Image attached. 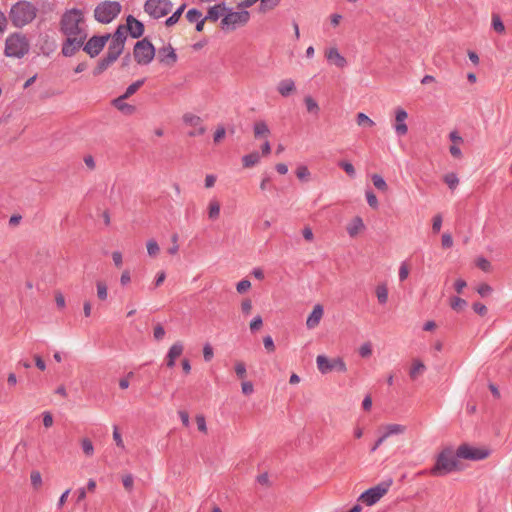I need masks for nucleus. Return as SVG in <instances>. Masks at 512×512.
Segmentation results:
<instances>
[{"label":"nucleus","mask_w":512,"mask_h":512,"mask_svg":"<svg viewBox=\"0 0 512 512\" xmlns=\"http://www.w3.org/2000/svg\"><path fill=\"white\" fill-rule=\"evenodd\" d=\"M29 49V41L22 33H12L6 38L4 54L7 57L21 59L28 54Z\"/></svg>","instance_id":"nucleus-5"},{"label":"nucleus","mask_w":512,"mask_h":512,"mask_svg":"<svg viewBox=\"0 0 512 512\" xmlns=\"http://www.w3.org/2000/svg\"><path fill=\"white\" fill-rule=\"evenodd\" d=\"M196 423L199 431L206 433L207 432V426H206V420L203 415H197L196 416Z\"/></svg>","instance_id":"nucleus-59"},{"label":"nucleus","mask_w":512,"mask_h":512,"mask_svg":"<svg viewBox=\"0 0 512 512\" xmlns=\"http://www.w3.org/2000/svg\"><path fill=\"white\" fill-rule=\"evenodd\" d=\"M492 27L499 34H503L505 32L504 23L498 14L492 15Z\"/></svg>","instance_id":"nucleus-36"},{"label":"nucleus","mask_w":512,"mask_h":512,"mask_svg":"<svg viewBox=\"0 0 512 512\" xmlns=\"http://www.w3.org/2000/svg\"><path fill=\"white\" fill-rule=\"evenodd\" d=\"M183 344L180 341L175 342L168 350L166 355V365L169 368L175 366L176 359L183 353Z\"/></svg>","instance_id":"nucleus-19"},{"label":"nucleus","mask_w":512,"mask_h":512,"mask_svg":"<svg viewBox=\"0 0 512 512\" xmlns=\"http://www.w3.org/2000/svg\"><path fill=\"white\" fill-rule=\"evenodd\" d=\"M409 275V269L405 262H403L399 268V280L404 281Z\"/></svg>","instance_id":"nucleus-62"},{"label":"nucleus","mask_w":512,"mask_h":512,"mask_svg":"<svg viewBox=\"0 0 512 512\" xmlns=\"http://www.w3.org/2000/svg\"><path fill=\"white\" fill-rule=\"evenodd\" d=\"M250 18V14L246 10L242 11H230L222 18L221 20V26L222 29H230L234 30L238 26L245 25Z\"/></svg>","instance_id":"nucleus-11"},{"label":"nucleus","mask_w":512,"mask_h":512,"mask_svg":"<svg viewBox=\"0 0 512 512\" xmlns=\"http://www.w3.org/2000/svg\"><path fill=\"white\" fill-rule=\"evenodd\" d=\"M365 225L361 217H355L347 226V233L350 237L357 236L362 230H364Z\"/></svg>","instance_id":"nucleus-23"},{"label":"nucleus","mask_w":512,"mask_h":512,"mask_svg":"<svg viewBox=\"0 0 512 512\" xmlns=\"http://www.w3.org/2000/svg\"><path fill=\"white\" fill-rule=\"evenodd\" d=\"M146 247H147V253L151 257L157 256L160 251L159 245H158L157 241L154 239L148 240Z\"/></svg>","instance_id":"nucleus-39"},{"label":"nucleus","mask_w":512,"mask_h":512,"mask_svg":"<svg viewBox=\"0 0 512 512\" xmlns=\"http://www.w3.org/2000/svg\"><path fill=\"white\" fill-rule=\"evenodd\" d=\"M477 292L479 293L480 296L487 297V296H489L491 294L492 288L488 284H481L478 287Z\"/></svg>","instance_id":"nucleus-60"},{"label":"nucleus","mask_w":512,"mask_h":512,"mask_svg":"<svg viewBox=\"0 0 512 512\" xmlns=\"http://www.w3.org/2000/svg\"><path fill=\"white\" fill-rule=\"evenodd\" d=\"M426 370V366L420 360H414L409 371V376L412 380H416L419 375L423 374Z\"/></svg>","instance_id":"nucleus-25"},{"label":"nucleus","mask_w":512,"mask_h":512,"mask_svg":"<svg viewBox=\"0 0 512 512\" xmlns=\"http://www.w3.org/2000/svg\"><path fill=\"white\" fill-rule=\"evenodd\" d=\"M127 98L124 97V95H121L115 99L112 100V105L117 109L119 110L120 112H122L123 114L125 115H132L135 110H136V107L131 105V104H128L125 102Z\"/></svg>","instance_id":"nucleus-21"},{"label":"nucleus","mask_w":512,"mask_h":512,"mask_svg":"<svg viewBox=\"0 0 512 512\" xmlns=\"http://www.w3.org/2000/svg\"><path fill=\"white\" fill-rule=\"evenodd\" d=\"M407 117H408V114L403 108L398 107L395 110L396 123L394 124V130L398 136H404L408 132V126L405 123Z\"/></svg>","instance_id":"nucleus-17"},{"label":"nucleus","mask_w":512,"mask_h":512,"mask_svg":"<svg viewBox=\"0 0 512 512\" xmlns=\"http://www.w3.org/2000/svg\"><path fill=\"white\" fill-rule=\"evenodd\" d=\"M220 215V203L213 199L210 201L208 206V217L211 220H216L219 218Z\"/></svg>","instance_id":"nucleus-29"},{"label":"nucleus","mask_w":512,"mask_h":512,"mask_svg":"<svg viewBox=\"0 0 512 512\" xmlns=\"http://www.w3.org/2000/svg\"><path fill=\"white\" fill-rule=\"evenodd\" d=\"M182 119L186 125H189V126H192V128H195L194 130L188 132V136H190V137L200 136L206 132V128L202 125V119L199 116L194 115L192 113H186L183 115Z\"/></svg>","instance_id":"nucleus-14"},{"label":"nucleus","mask_w":512,"mask_h":512,"mask_svg":"<svg viewBox=\"0 0 512 512\" xmlns=\"http://www.w3.org/2000/svg\"><path fill=\"white\" fill-rule=\"evenodd\" d=\"M263 344L265 349L268 352H274L275 351V345L272 337L270 335H267L263 338Z\"/></svg>","instance_id":"nucleus-57"},{"label":"nucleus","mask_w":512,"mask_h":512,"mask_svg":"<svg viewBox=\"0 0 512 512\" xmlns=\"http://www.w3.org/2000/svg\"><path fill=\"white\" fill-rule=\"evenodd\" d=\"M153 335H154L155 340H157V341L161 340L165 335V330H164L163 326L160 324L155 326Z\"/></svg>","instance_id":"nucleus-64"},{"label":"nucleus","mask_w":512,"mask_h":512,"mask_svg":"<svg viewBox=\"0 0 512 512\" xmlns=\"http://www.w3.org/2000/svg\"><path fill=\"white\" fill-rule=\"evenodd\" d=\"M338 166L342 168L351 178L355 177L356 171L354 166L350 162L341 160L338 162Z\"/></svg>","instance_id":"nucleus-42"},{"label":"nucleus","mask_w":512,"mask_h":512,"mask_svg":"<svg viewBox=\"0 0 512 512\" xmlns=\"http://www.w3.org/2000/svg\"><path fill=\"white\" fill-rule=\"evenodd\" d=\"M172 10L170 0H146L144 11L154 19H160L166 16Z\"/></svg>","instance_id":"nucleus-9"},{"label":"nucleus","mask_w":512,"mask_h":512,"mask_svg":"<svg viewBox=\"0 0 512 512\" xmlns=\"http://www.w3.org/2000/svg\"><path fill=\"white\" fill-rule=\"evenodd\" d=\"M110 39V34H104V35H95L92 36L87 42L84 43L83 50L91 57L94 58L98 56L103 48L105 47L106 43Z\"/></svg>","instance_id":"nucleus-12"},{"label":"nucleus","mask_w":512,"mask_h":512,"mask_svg":"<svg viewBox=\"0 0 512 512\" xmlns=\"http://www.w3.org/2000/svg\"><path fill=\"white\" fill-rule=\"evenodd\" d=\"M110 42L108 45L107 53L102 57L93 70L95 76L101 75L106 71L124 51L125 42L127 40L126 28L124 25H119L113 34H110Z\"/></svg>","instance_id":"nucleus-1"},{"label":"nucleus","mask_w":512,"mask_h":512,"mask_svg":"<svg viewBox=\"0 0 512 512\" xmlns=\"http://www.w3.org/2000/svg\"><path fill=\"white\" fill-rule=\"evenodd\" d=\"M144 82H145V79H140V80H137V81L133 82L132 84H130L126 88L125 93L123 94L124 97L129 98L130 96H132L144 84Z\"/></svg>","instance_id":"nucleus-33"},{"label":"nucleus","mask_w":512,"mask_h":512,"mask_svg":"<svg viewBox=\"0 0 512 512\" xmlns=\"http://www.w3.org/2000/svg\"><path fill=\"white\" fill-rule=\"evenodd\" d=\"M392 485V479H388L386 481H383L379 484H377L374 487H371L364 491L360 497L359 501H362L367 506H372L375 503H377L389 490L390 486Z\"/></svg>","instance_id":"nucleus-8"},{"label":"nucleus","mask_w":512,"mask_h":512,"mask_svg":"<svg viewBox=\"0 0 512 512\" xmlns=\"http://www.w3.org/2000/svg\"><path fill=\"white\" fill-rule=\"evenodd\" d=\"M323 306L320 304H316L312 310V312L309 314L307 320H306V326L308 329H313L317 327L320 323V320L323 317Z\"/></svg>","instance_id":"nucleus-20"},{"label":"nucleus","mask_w":512,"mask_h":512,"mask_svg":"<svg viewBox=\"0 0 512 512\" xmlns=\"http://www.w3.org/2000/svg\"><path fill=\"white\" fill-rule=\"evenodd\" d=\"M328 61L333 62L337 67L344 68L347 65V60L343 57L337 48L332 47L325 53Z\"/></svg>","instance_id":"nucleus-22"},{"label":"nucleus","mask_w":512,"mask_h":512,"mask_svg":"<svg viewBox=\"0 0 512 512\" xmlns=\"http://www.w3.org/2000/svg\"><path fill=\"white\" fill-rule=\"evenodd\" d=\"M295 83L292 79H284L278 83L277 90L283 97H288L295 91Z\"/></svg>","instance_id":"nucleus-24"},{"label":"nucleus","mask_w":512,"mask_h":512,"mask_svg":"<svg viewBox=\"0 0 512 512\" xmlns=\"http://www.w3.org/2000/svg\"><path fill=\"white\" fill-rule=\"evenodd\" d=\"M359 354L363 358H367L372 354V345L370 342H366L359 348Z\"/></svg>","instance_id":"nucleus-50"},{"label":"nucleus","mask_w":512,"mask_h":512,"mask_svg":"<svg viewBox=\"0 0 512 512\" xmlns=\"http://www.w3.org/2000/svg\"><path fill=\"white\" fill-rule=\"evenodd\" d=\"M113 439L119 448L124 449V442L117 426H114L113 429Z\"/></svg>","instance_id":"nucleus-54"},{"label":"nucleus","mask_w":512,"mask_h":512,"mask_svg":"<svg viewBox=\"0 0 512 512\" xmlns=\"http://www.w3.org/2000/svg\"><path fill=\"white\" fill-rule=\"evenodd\" d=\"M251 287V282L247 279H243L240 282H238L236 289L237 292L240 294L245 293L248 289Z\"/></svg>","instance_id":"nucleus-51"},{"label":"nucleus","mask_w":512,"mask_h":512,"mask_svg":"<svg viewBox=\"0 0 512 512\" xmlns=\"http://www.w3.org/2000/svg\"><path fill=\"white\" fill-rule=\"evenodd\" d=\"M376 296L380 304H386L388 301V289L385 284H380L376 288Z\"/></svg>","instance_id":"nucleus-32"},{"label":"nucleus","mask_w":512,"mask_h":512,"mask_svg":"<svg viewBox=\"0 0 512 512\" xmlns=\"http://www.w3.org/2000/svg\"><path fill=\"white\" fill-rule=\"evenodd\" d=\"M155 51L154 45L147 38H144L136 42L134 46V59L139 65H148L154 59Z\"/></svg>","instance_id":"nucleus-7"},{"label":"nucleus","mask_w":512,"mask_h":512,"mask_svg":"<svg viewBox=\"0 0 512 512\" xmlns=\"http://www.w3.org/2000/svg\"><path fill=\"white\" fill-rule=\"evenodd\" d=\"M214 356V353H213V348L211 347L210 344H205L204 347H203V357H204V360L206 362H209L212 360Z\"/></svg>","instance_id":"nucleus-56"},{"label":"nucleus","mask_w":512,"mask_h":512,"mask_svg":"<svg viewBox=\"0 0 512 512\" xmlns=\"http://www.w3.org/2000/svg\"><path fill=\"white\" fill-rule=\"evenodd\" d=\"M223 10H225V7H222L221 5H215L209 8L208 13L205 16V19L215 22L220 18Z\"/></svg>","instance_id":"nucleus-30"},{"label":"nucleus","mask_w":512,"mask_h":512,"mask_svg":"<svg viewBox=\"0 0 512 512\" xmlns=\"http://www.w3.org/2000/svg\"><path fill=\"white\" fill-rule=\"evenodd\" d=\"M38 9L30 1L20 0L14 3L9 11V19L16 28H22L34 21Z\"/></svg>","instance_id":"nucleus-3"},{"label":"nucleus","mask_w":512,"mask_h":512,"mask_svg":"<svg viewBox=\"0 0 512 512\" xmlns=\"http://www.w3.org/2000/svg\"><path fill=\"white\" fill-rule=\"evenodd\" d=\"M126 33L129 32L132 38H140L144 33V24L134 16L128 15L126 18Z\"/></svg>","instance_id":"nucleus-16"},{"label":"nucleus","mask_w":512,"mask_h":512,"mask_svg":"<svg viewBox=\"0 0 512 512\" xmlns=\"http://www.w3.org/2000/svg\"><path fill=\"white\" fill-rule=\"evenodd\" d=\"M59 30L66 37L87 39V26L84 12L78 8L64 11L59 22Z\"/></svg>","instance_id":"nucleus-2"},{"label":"nucleus","mask_w":512,"mask_h":512,"mask_svg":"<svg viewBox=\"0 0 512 512\" xmlns=\"http://www.w3.org/2000/svg\"><path fill=\"white\" fill-rule=\"evenodd\" d=\"M122 483H123V486L124 488L128 491V492H131L133 490V487H134V477L132 474H126L122 477Z\"/></svg>","instance_id":"nucleus-48"},{"label":"nucleus","mask_w":512,"mask_h":512,"mask_svg":"<svg viewBox=\"0 0 512 512\" xmlns=\"http://www.w3.org/2000/svg\"><path fill=\"white\" fill-rule=\"evenodd\" d=\"M254 136L260 138L262 136H268L270 130L264 121H257L253 126Z\"/></svg>","instance_id":"nucleus-27"},{"label":"nucleus","mask_w":512,"mask_h":512,"mask_svg":"<svg viewBox=\"0 0 512 512\" xmlns=\"http://www.w3.org/2000/svg\"><path fill=\"white\" fill-rule=\"evenodd\" d=\"M281 0H262L260 3L259 10L260 12H266L274 9L280 4Z\"/></svg>","instance_id":"nucleus-38"},{"label":"nucleus","mask_w":512,"mask_h":512,"mask_svg":"<svg viewBox=\"0 0 512 512\" xmlns=\"http://www.w3.org/2000/svg\"><path fill=\"white\" fill-rule=\"evenodd\" d=\"M406 431V426L401 424H388L385 427V436L388 438L392 435L403 434Z\"/></svg>","instance_id":"nucleus-28"},{"label":"nucleus","mask_w":512,"mask_h":512,"mask_svg":"<svg viewBox=\"0 0 512 512\" xmlns=\"http://www.w3.org/2000/svg\"><path fill=\"white\" fill-rule=\"evenodd\" d=\"M263 324L262 317L260 315H257L253 318V320L250 322V329L252 332H255L261 328Z\"/></svg>","instance_id":"nucleus-55"},{"label":"nucleus","mask_w":512,"mask_h":512,"mask_svg":"<svg viewBox=\"0 0 512 512\" xmlns=\"http://www.w3.org/2000/svg\"><path fill=\"white\" fill-rule=\"evenodd\" d=\"M234 369L238 378L243 379L246 377V365L244 364V362H236Z\"/></svg>","instance_id":"nucleus-49"},{"label":"nucleus","mask_w":512,"mask_h":512,"mask_svg":"<svg viewBox=\"0 0 512 512\" xmlns=\"http://www.w3.org/2000/svg\"><path fill=\"white\" fill-rule=\"evenodd\" d=\"M85 41L81 38L66 37L62 44V54L65 57H72L84 45Z\"/></svg>","instance_id":"nucleus-15"},{"label":"nucleus","mask_w":512,"mask_h":512,"mask_svg":"<svg viewBox=\"0 0 512 512\" xmlns=\"http://www.w3.org/2000/svg\"><path fill=\"white\" fill-rule=\"evenodd\" d=\"M442 226V216L437 214L433 217L432 230L434 233H438Z\"/></svg>","instance_id":"nucleus-58"},{"label":"nucleus","mask_w":512,"mask_h":512,"mask_svg":"<svg viewBox=\"0 0 512 512\" xmlns=\"http://www.w3.org/2000/svg\"><path fill=\"white\" fill-rule=\"evenodd\" d=\"M81 446H82L83 452L87 456H92L94 454V447H93V444L90 439H88V438L82 439Z\"/></svg>","instance_id":"nucleus-46"},{"label":"nucleus","mask_w":512,"mask_h":512,"mask_svg":"<svg viewBox=\"0 0 512 512\" xmlns=\"http://www.w3.org/2000/svg\"><path fill=\"white\" fill-rule=\"evenodd\" d=\"M356 122L359 126L373 127L375 125V122L362 112L357 114Z\"/></svg>","instance_id":"nucleus-37"},{"label":"nucleus","mask_w":512,"mask_h":512,"mask_svg":"<svg viewBox=\"0 0 512 512\" xmlns=\"http://www.w3.org/2000/svg\"><path fill=\"white\" fill-rule=\"evenodd\" d=\"M121 9L118 1H102L94 9V18L99 23L108 24L120 14Z\"/></svg>","instance_id":"nucleus-6"},{"label":"nucleus","mask_w":512,"mask_h":512,"mask_svg":"<svg viewBox=\"0 0 512 512\" xmlns=\"http://www.w3.org/2000/svg\"><path fill=\"white\" fill-rule=\"evenodd\" d=\"M175 49L169 44L158 50V60L160 63L172 66L177 62Z\"/></svg>","instance_id":"nucleus-18"},{"label":"nucleus","mask_w":512,"mask_h":512,"mask_svg":"<svg viewBox=\"0 0 512 512\" xmlns=\"http://www.w3.org/2000/svg\"><path fill=\"white\" fill-rule=\"evenodd\" d=\"M31 484L34 488L38 489L42 485V476L41 473L37 470H34L30 474Z\"/></svg>","instance_id":"nucleus-47"},{"label":"nucleus","mask_w":512,"mask_h":512,"mask_svg":"<svg viewBox=\"0 0 512 512\" xmlns=\"http://www.w3.org/2000/svg\"><path fill=\"white\" fill-rule=\"evenodd\" d=\"M365 196H366L368 205L373 209H377L379 206V203H378V199H377L376 195L374 194V192L372 190H366Z\"/></svg>","instance_id":"nucleus-44"},{"label":"nucleus","mask_w":512,"mask_h":512,"mask_svg":"<svg viewBox=\"0 0 512 512\" xmlns=\"http://www.w3.org/2000/svg\"><path fill=\"white\" fill-rule=\"evenodd\" d=\"M444 182L451 190H454L459 184V179L455 173H448L444 176Z\"/></svg>","instance_id":"nucleus-40"},{"label":"nucleus","mask_w":512,"mask_h":512,"mask_svg":"<svg viewBox=\"0 0 512 512\" xmlns=\"http://www.w3.org/2000/svg\"><path fill=\"white\" fill-rule=\"evenodd\" d=\"M473 310L481 316H484L487 313V307L480 302H475L473 304Z\"/></svg>","instance_id":"nucleus-63"},{"label":"nucleus","mask_w":512,"mask_h":512,"mask_svg":"<svg viewBox=\"0 0 512 512\" xmlns=\"http://www.w3.org/2000/svg\"><path fill=\"white\" fill-rule=\"evenodd\" d=\"M260 161V154L257 151L251 152L242 157V163L245 168H250L258 164Z\"/></svg>","instance_id":"nucleus-26"},{"label":"nucleus","mask_w":512,"mask_h":512,"mask_svg":"<svg viewBox=\"0 0 512 512\" xmlns=\"http://www.w3.org/2000/svg\"><path fill=\"white\" fill-rule=\"evenodd\" d=\"M97 287V296L100 300L104 301L107 299L108 292H107V286L103 281H98L96 283Z\"/></svg>","instance_id":"nucleus-45"},{"label":"nucleus","mask_w":512,"mask_h":512,"mask_svg":"<svg viewBox=\"0 0 512 512\" xmlns=\"http://www.w3.org/2000/svg\"><path fill=\"white\" fill-rule=\"evenodd\" d=\"M296 175L300 180H306L310 176L307 166H299L296 170Z\"/></svg>","instance_id":"nucleus-52"},{"label":"nucleus","mask_w":512,"mask_h":512,"mask_svg":"<svg viewBox=\"0 0 512 512\" xmlns=\"http://www.w3.org/2000/svg\"><path fill=\"white\" fill-rule=\"evenodd\" d=\"M202 18L203 17H202L201 11L196 8L189 9L186 13V19L190 23H195V22L199 21V19H202Z\"/></svg>","instance_id":"nucleus-41"},{"label":"nucleus","mask_w":512,"mask_h":512,"mask_svg":"<svg viewBox=\"0 0 512 512\" xmlns=\"http://www.w3.org/2000/svg\"><path fill=\"white\" fill-rule=\"evenodd\" d=\"M316 364L322 374H328L334 370L338 372H346L347 370L345 362L340 357L329 359L325 355H318Z\"/></svg>","instance_id":"nucleus-10"},{"label":"nucleus","mask_w":512,"mask_h":512,"mask_svg":"<svg viewBox=\"0 0 512 512\" xmlns=\"http://www.w3.org/2000/svg\"><path fill=\"white\" fill-rule=\"evenodd\" d=\"M304 101L308 112H313L316 114L319 112V106L311 96H306Z\"/></svg>","instance_id":"nucleus-43"},{"label":"nucleus","mask_w":512,"mask_h":512,"mask_svg":"<svg viewBox=\"0 0 512 512\" xmlns=\"http://www.w3.org/2000/svg\"><path fill=\"white\" fill-rule=\"evenodd\" d=\"M372 182H373V185L378 190L383 191V192L387 191V189H388L387 183L381 175H378V174L372 175Z\"/></svg>","instance_id":"nucleus-34"},{"label":"nucleus","mask_w":512,"mask_h":512,"mask_svg":"<svg viewBox=\"0 0 512 512\" xmlns=\"http://www.w3.org/2000/svg\"><path fill=\"white\" fill-rule=\"evenodd\" d=\"M185 8H186V4L185 3L182 4L180 7H178L177 10L171 16H169L166 19L165 25L170 27V26H173L174 24H176L179 21V19H180L182 13L184 12Z\"/></svg>","instance_id":"nucleus-31"},{"label":"nucleus","mask_w":512,"mask_h":512,"mask_svg":"<svg viewBox=\"0 0 512 512\" xmlns=\"http://www.w3.org/2000/svg\"><path fill=\"white\" fill-rule=\"evenodd\" d=\"M457 451L451 447L444 448L436 457L434 466L428 471L431 476H445L459 470Z\"/></svg>","instance_id":"nucleus-4"},{"label":"nucleus","mask_w":512,"mask_h":512,"mask_svg":"<svg viewBox=\"0 0 512 512\" xmlns=\"http://www.w3.org/2000/svg\"><path fill=\"white\" fill-rule=\"evenodd\" d=\"M488 455L487 449L474 448L468 444H462L457 448V457L462 459L478 461L487 458Z\"/></svg>","instance_id":"nucleus-13"},{"label":"nucleus","mask_w":512,"mask_h":512,"mask_svg":"<svg viewBox=\"0 0 512 512\" xmlns=\"http://www.w3.org/2000/svg\"><path fill=\"white\" fill-rule=\"evenodd\" d=\"M467 305V302L466 300L460 298V297H457V296H454L450 299V306L453 310L459 312L461 311L463 308H465Z\"/></svg>","instance_id":"nucleus-35"},{"label":"nucleus","mask_w":512,"mask_h":512,"mask_svg":"<svg viewBox=\"0 0 512 512\" xmlns=\"http://www.w3.org/2000/svg\"><path fill=\"white\" fill-rule=\"evenodd\" d=\"M441 244L443 248H450L453 245L452 236L449 233H444L441 238Z\"/></svg>","instance_id":"nucleus-61"},{"label":"nucleus","mask_w":512,"mask_h":512,"mask_svg":"<svg viewBox=\"0 0 512 512\" xmlns=\"http://www.w3.org/2000/svg\"><path fill=\"white\" fill-rule=\"evenodd\" d=\"M476 265L485 272L489 271L491 268L490 262L484 257H479L476 261Z\"/></svg>","instance_id":"nucleus-53"}]
</instances>
